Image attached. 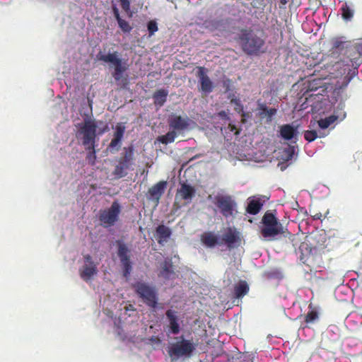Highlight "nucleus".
<instances>
[{
    "label": "nucleus",
    "instance_id": "nucleus-1",
    "mask_svg": "<svg viewBox=\"0 0 362 362\" xmlns=\"http://www.w3.org/2000/svg\"><path fill=\"white\" fill-rule=\"evenodd\" d=\"M243 51L248 55L257 56L266 52L265 37L262 32L243 29L238 36Z\"/></svg>",
    "mask_w": 362,
    "mask_h": 362
},
{
    "label": "nucleus",
    "instance_id": "nucleus-2",
    "mask_svg": "<svg viewBox=\"0 0 362 362\" xmlns=\"http://www.w3.org/2000/svg\"><path fill=\"white\" fill-rule=\"evenodd\" d=\"M168 123L170 131L156 139L158 142L165 145L174 142L177 136L184 134L185 132L189 131L193 122L187 116L172 115L168 118Z\"/></svg>",
    "mask_w": 362,
    "mask_h": 362
},
{
    "label": "nucleus",
    "instance_id": "nucleus-3",
    "mask_svg": "<svg viewBox=\"0 0 362 362\" xmlns=\"http://www.w3.org/2000/svg\"><path fill=\"white\" fill-rule=\"evenodd\" d=\"M78 129L76 132V138L81 142L85 148H93L97 146L98 139L97 138L98 125L94 119H85L83 122L78 124Z\"/></svg>",
    "mask_w": 362,
    "mask_h": 362
},
{
    "label": "nucleus",
    "instance_id": "nucleus-4",
    "mask_svg": "<svg viewBox=\"0 0 362 362\" xmlns=\"http://www.w3.org/2000/svg\"><path fill=\"white\" fill-rule=\"evenodd\" d=\"M262 226L260 230L263 238L269 240H273L276 236L284 233L283 225L279 221L276 216L267 211L262 218Z\"/></svg>",
    "mask_w": 362,
    "mask_h": 362
},
{
    "label": "nucleus",
    "instance_id": "nucleus-5",
    "mask_svg": "<svg viewBox=\"0 0 362 362\" xmlns=\"http://www.w3.org/2000/svg\"><path fill=\"white\" fill-rule=\"evenodd\" d=\"M176 339L178 340L169 347V356L172 358H190L196 349V344L192 340L185 339L183 336Z\"/></svg>",
    "mask_w": 362,
    "mask_h": 362
},
{
    "label": "nucleus",
    "instance_id": "nucleus-6",
    "mask_svg": "<svg viewBox=\"0 0 362 362\" xmlns=\"http://www.w3.org/2000/svg\"><path fill=\"white\" fill-rule=\"evenodd\" d=\"M135 293L148 307L156 308L158 305V293L155 287L143 281H136L132 284Z\"/></svg>",
    "mask_w": 362,
    "mask_h": 362
},
{
    "label": "nucleus",
    "instance_id": "nucleus-7",
    "mask_svg": "<svg viewBox=\"0 0 362 362\" xmlns=\"http://www.w3.org/2000/svg\"><path fill=\"white\" fill-rule=\"evenodd\" d=\"M98 59L105 63H111L114 66L112 76L116 81H123L122 74L128 69L126 61L119 58L117 52L104 54L100 52L97 55Z\"/></svg>",
    "mask_w": 362,
    "mask_h": 362
},
{
    "label": "nucleus",
    "instance_id": "nucleus-8",
    "mask_svg": "<svg viewBox=\"0 0 362 362\" xmlns=\"http://www.w3.org/2000/svg\"><path fill=\"white\" fill-rule=\"evenodd\" d=\"M135 160L134 148L133 146L124 148V153L118 160V163L113 171L114 175L122 178L127 175V170H129L134 165Z\"/></svg>",
    "mask_w": 362,
    "mask_h": 362
},
{
    "label": "nucleus",
    "instance_id": "nucleus-9",
    "mask_svg": "<svg viewBox=\"0 0 362 362\" xmlns=\"http://www.w3.org/2000/svg\"><path fill=\"white\" fill-rule=\"evenodd\" d=\"M121 212V206L117 201L112 203L110 207L100 210L98 215V220L104 228L114 226L119 220Z\"/></svg>",
    "mask_w": 362,
    "mask_h": 362
},
{
    "label": "nucleus",
    "instance_id": "nucleus-10",
    "mask_svg": "<svg viewBox=\"0 0 362 362\" xmlns=\"http://www.w3.org/2000/svg\"><path fill=\"white\" fill-rule=\"evenodd\" d=\"M215 204L225 218L234 217L237 213V203L230 195L217 196Z\"/></svg>",
    "mask_w": 362,
    "mask_h": 362
},
{
    "label": "nucleus",
    "instance_id": "nucleus-11",
    "mask_svg": "<svg viewBox=\"0 0 362 362\" xmlns=\"http://www.w3.org/2000/svg\"><path fill=\"white\" fill-rule=\"evenodd\" d=\"M84 264L79 269L81 278L88 282L90 279L97 274L98 269L90 255L83 256Z\"/></svg>",
    "mask_w": 362,
    "mask_h": 362
},
{
    "label": "nucleus",
    "instance_id": "nucleus-12",
    "mask_svg": "<svg viewBox=\"0 0 362 362\" xmlns=\"http://www.w3.org/2000/svg\"><path fill=\"white\" fill-rule=\"evenodd\" d=\"M125 129L126 128L123 123L119 122L116 124L113 134V138L107 146V148L110 152L113 153L119 150Z\"/></svg>",
    "mask_w": 362,
    "mask_h": 362
},
{
    "label": "nucleus",
    "instance_id": "nucleus-13",
    "mask_svg": "<svg viewBox=\"0 0 362 362\" xmlns=\"http://www.w3.org/2000/svg\"><path fill=\"white\" fill-rule=\"evenodd\" d=\"M240 241L238 232L235 228H227L223 233L221 242L227 245L229 249L235 247Z\"/></svg>",
    "mask_w": 362,
    "mask_h": 362
},
{
    "label": "nucleus",
    "instance_id": "nucleus-14",
    "mask_svg": "<svg viewBox=\"0 0 362 362\" xmlns=\"http://www.w3.org/2000/svg\"><path fill=\"white\" fill-rule=\"evenodd\" d=\"M165 315L168 321L169 332L172 334H177L180 332V319L177 312L172 309H168L165 312Z\"/></svg>",
    "mask_w": 362,
    "mask_h": 362
},
{
    "label": "nucleus",
    "instance_id": "nucleus-15",
    "mask_svg": "<svg viewBox=\"0 0 362 362\" xmlns=\"http://www.w3.org/2000/svg\"><path fill=\"white\" fill-rule=\"evenodd\" d=\"M198 72L197 76L199 78V81L201 84V89L206 93L212 92L214 86L213 83L210 80L209 77L206 74V69L202 66H198Z\"/></svg>",
    "mask_w": 362,
    "mask_h": 362
},
{
    "label": "nucleus",
    "instance_id": "nucleus-16",
    "mask_svg": "<svg viewBox=\"0 0 362 362\" xmlns=\"http://www.w3.org/2000/svg\"><path fill=\"white\" fill-rule=\"evenodd\" d=\"M265 200L263 197L253 196L247 199L246 212L250 215H257L262 209Z\"/></svg>",
    "mask_w": 362,
    "mask_h": 362
},
{
    "label": "nucleus",
    "instance_id": "nucleus-17",
    "mask_svg": "<svg viewBox=\"0 0 362 362\" xmlns=\"http://www.w3.org/2000/svg\"><path fill=\"white\" fill-rule=\"evenodd\" d=\"M166 187L167 182L165 180L160 181L153 185L148 190V199L156 202L158 204L160 197L163 194Z\"/></svg>",
    "mask_w": 362,
    "mask_h": 362
},
{
    "label": "nucleus",
    "instance_id": "nucleus-18",
    "mask_svg": "<svg viewBox=\"0 0 362 362\" xmlns=\"http://www.w3.org/2000/svg\"><path fill=\"white\" fill-rule=\"evenodd\" d=\"M196 194L195 188L185 182L181 183L180 187L177 190L176 198L180 197L181 199L190 202Z\"/></svg>",
    "mask_w": 362,
    "mask_h": 362
},
{
    "label": "nucleus",
    "instance_id": "nucleus-19",
    "mask_svg": "<svg viewBox=\"0 0 362 362\" xmlns=\"http://www.w3.org/2000/svg\"><path fill=\"white\" fill-rule=\"evenodd\" d=\"M200 240L204 245L209 248L222 245L220 237L211 231L203 233L200 236Z\"/></svg>",
    "mask_w": 362,
    "mask_h": 362
},
{
    "label": "nucleus",
    "instance_id": "nucleus-20",
    "mask_svg": "<svg viewBox=\"0 0 362 362\" xmlns=\"http://www.w3.org/2000/svg\"><path fill=\"white\" fill-rule=\"evenodd\" d=\"M280 136L286 141L296 139L298 134V126L293 127L291 124H286L280 127Z\"/></svg>",
    "mask_w": 362,
    "mask_h": 362
},
{
    "label": "nucleus",
    "instance_id": "nucleus-21",
    "mask_svg": "<svg viewBox=\"0 0 362 362\" xmlns=\"http://www.w3.org/2000/svg\"><path fill=\"white\" fill-rule=\"evenodd\" d=\"M160 277L164 279H170L174 277L175 272L174 267L171 259H165L161 265V269L158 274Z\"/></svg>",
    "mask_w": 362,
    "mask_h": 362
},
{
    "label": "nucleus",
    "instance_id": "nucleus-22",
    "mask_svg": "<svg viewBox=\"0 0 362 362\" xmlns=\"http://www.w3.org/2000/svg\"><path fill=\"white\" fill-rule=\"evenodd\" d=\"M157 241L160 245H163L164 242H167L171 235V230L163 224L159 225L156 229Z\"/></svg>",
    "mask_w": 362,
    "mask_h": 362
},
{
    "label": "nucleus",
    "instance_id": "nucleus-23",
    "mask_svg": "<svg viewBox=\"0 0 362 362\" xmlns=\"http://www.w3.org/2000/svg\"><path fill=\"white\" fill-rule=\"evenodd\" d=\"M259 116L262 118L267 116V121L268 122H272V117L276 115L277 110L276 108H268L264 103H258Z\"/></svg>",
    "mask_w": 362,
    "mask_h": 362
},
{
    "label": "nucleus",
    "instance_id": "nucleus-24",
    "mask_svg": "<svg viewBox=\"0 0 362 362\" xmlns=\"http://www.w3.org/2000/svg\"><path fill=\"white\" fill-rule=\"evenodd\" d=\"M118 247L117 255L119 257L121 262L127 261L130 259L129 252L130 250L127 245L120 240L117 241Z\"/></svg>",
    "mask_w": 362,
    "mask_h": 362
},
{
    "label": "nucleus",
    "instance_id": "nucleus-25",
    "mask_svg": "<svg viewBox=\"0 0 362 362\" xmlns=\"http://www.w3.org/2000/svg\"><path fill=\"white\" fill-rule=\"evenodd\" d=\"M168 94V91L165 89H159L156 90L153 95L154 104L159 107H162L167 100Z\"/></svg>",
    "mask_w": 362,
    "mask_h": 362
},
{
    "label": "nucleus",
    "instance_id": "nucleus-26",
    "mask_svg": "<svg viewBox=\"0 0 362 362\" xmlns=\"http://www.w3.org/2000/svg\"><path fill=\"white\" fill-rule=\"evenodd\" d=\"M249 291V286L245 281H240L234 288V295L237 298H240Z\"/></svg>",
    "mask_w": 362,
    "mask_h": 362
},
{
    "label": "nucleus",
    "instance_id": "nucleus-27",
    "mask_svg": "<svg viewBox=\"0 0 362 362\" xmlns=\"http://www.w3.org/2000/svg\"><path fill=\"white\" fill-rule=\"evenodd\" d=\"M337 119L338 117L332 115L318 120L317 124L321 129H325L328 128L331 124H334Z\"/></svg>",
    "mask_w": 362,
    "mask_h": 362
},
{
    "label": "nucleus",
    "instance_id": "nucleus-28",
    "mask_svg": "<svg viewBox=\"0 0 362 362\" xmlns=\"http://www.w3.org/2000/svg\"><path fill=\"white\" fill-rule=\"evenodd\" d=\"M341 16L344 21H350L354 16V11L349 6L348 4L345 2L341 8Z\"/></svg>",
    "mask_w": 362,
    "mask_h": 362
},
{
    "label": "nucleus",
    "instance_id": "nucleus-29",
    "mask_svg": "<svg viewBox=\"0 0 362 362\" xmlns=\"http://www.w3.org/2000/svg\"><path fill=\"white\" fill-rule=\"evenodd\" d=\"M88 152L86 154V160L91 165L95 164L96 160V150L95 148H85Z\"/></svg>",
    "mask_w": 362,
    "mask_h": 362
},
{
    "label": "nucleus",
    "instance_id": "nucleus-30",
    "mask_svg": "<svg viewBox=\"0 0 362 362\" xmlns=\"http://www.w3.org/2000/svg\"><path fill=\"white\" fill-rule=\"evenodd\" d=\"M318 313L316 310H313L306 314L305 317V322L308 324L313 323L318 319Z\"/></svg>",
    "mask_w": 362,
    "mask_h": 362
},
{
    "label": "nucleus",
    "instance_id": "nucleus-31",
    "mask_svg": "<svg viewBox=\"0 0 362 362\" xmlns=\"http://www.w3.org/2000/svg\"><path fill=\"white\" fill-rule=\"evenodd\" d=\"M295 153V148L292 146H288L283 151V159L285 160H291Z\"/></svg>",
    "mask_w": 362,
    "mask_h": 362
},
{
    "label": "nucleus",
    "instance_id": "nucleus-32",
    "mask_svg": "<svg viewBox=\"0 0 362 362\" xmlns=\"http://www.w3.org/2000/svg\"><path fill=\"white\" fill-rule=\"evenodd\" d=\"M147 29L148 31L149 36H152L155 34L156 32L158 30V27L156 21L155 20H151L147 23Z\"/></svg>",
    "mask_w": 362,
    "mask_h": 362
},
{
    "label": "nucleus",
    "instance_id": "nucleus-33",
    "mask_svg": "<svg viewBox=\"0 0 362 362\" xmlns=\"http://www.w3.org/2000/svg\"><path fill=\"white\" fill-rule=\"evenodd\" d=\"M117 23H118L119 27L121 28V30L124 33H129L132 29V28L129 25V23L127 21H125L122 18H120L119 20H118Z\"/></svg>",
    "mask_w": 362,
    "mask_h": 362
},
{
    "label": "nucleus",
    "instance_id": "nucleus-34",
    "mask_svg": "<svg viewBox=\"0 0 362 362\" xmlns=\"http://www.w3.org/2000/svg\"><path fill=\"white\" fill-rule=\"evenodd\" d=\"M123 266V275L125 277H128L132 269V263L129 260L121 262Z\"/></svg>",
    "mask_w": 362,
    "mask_h": 362
},
{
    "label": "nucleus",
    "instance_id": "nucleus-35",
    "mask_svg": "<svg viewBox=\"0 0 362 362\" xmlns=\"http://www.w3.org/2000/svg\"><path fill=\"white\" fill-rule=\"evenodd\" d=\"M317 136V133L315 130H307L304 132V138L308 142L313 141Z\"/></svg>",
    "mask_w": 362,
    "mask_h": 362
},
{
    "label": "nucleus",
    "instance_id": "nucleus-36",
    "mask_svg": "<svg viewBox=\"0 0 362 362\" xmlns=\"http://www.w3.org/2000/svg\"><path fill=\"white\" fill-rule=\"evenodd\" d=\"M122 8L127 13L130 11V0H119Z\"/></svg>",
    "mask_w": 362,
    "mask_h": 362
},
{
    "label": "nucleus",
    "instance_id": "nucleus-37",
    "mask_svg": "<svg viewBox=\"0 0 362 362\" xmlns=\"http://www.w3.org/2000/svg\"><path fill=\"white\" fill-rule=\"evenodd\" d=\"M112 12H113L114 16H115V19L117 20V21L118 20H119L120 18H122L119 15V9L116 6L112 7Z\"/></svg>",
    "mask_w": 362,
    "mask_h": 362
},
{
    "label": "nucleus",
    "instance_id": "nucleus-38",
    "mask_svg": "<svg viewBox=\"0 0 362 362\" xmlns=\"http://www.w3.org/2000/svg\"><path fill=\"white\" fill-rule=\"evenodd\" d=\"M312 217L314 220H320L322 217V214L320 212L315 213V214L312 215Z\"/></svg>",
    "mask_w": 362,
    "mask_h": 362
},
{
    "label": "nucleus",
    "instance_id": "nucleus-39",
    "mask_svg": "<svg viewBox=\"0 0 362 362\" xmlns=\"http://www.w3.org/2000/svg\"><path fill=\"white\" fill-rule=\"evenodd\" d=\"M218 115L221 116V117H226V114L224 111H221Z\"/></svg>",
    "mask_w": 362,
    "mask_h": 362
},
{
    "label": "nucleus",
    "instance_id": "nucleus-40",
    "mask_svg": "<svg viewBox=\"0 0 362 362\" xmlns=\"http://www.w3.org/2000/svg\"><path fill=\"white\" fill-rule=\"evenodd\" d=\"M229 128L230 129L231 131L236 129L235 126L231 124H229Z\"/></svg>",
    "mask_w": 362,
    "mask_h": 362
},
{
    "label": "nucleus",
    "instance_id": "nucleus-41",
    "mask_svg": "<svg viewBox=\"0 0 362 362\" xmlns=\"http://www.w3.org/2000/svg\"><path fill=\"white\" fill-rule=\"evenodd\" d=\"M280 2L282 5H286L288 2V0H280Z\"/></svg>",
    "mask_w": 362,
    "mask_h": 362
},
{
    "label": "nucleus",
    "instance_id": "nucleus-42",
    "mask_svg": "<svg viewBox=\"0 0 362 362\" xmlns=\"http://www.w3.org/2000/svg\"><path fill=\"white\" fill-rule=\"evenodd\" d=\"M358 52H362V44L358 46Z\"/></svg>",
    "mask_w": 362,
    "mask_h": 362
},
{
    "label": "nucleus",
    "instance_id": "nucleus-43",
    "mask_svg": "<svg viewBox=\"0 0 362 362\" xmlns=\"http://www.w3.org/2000/svg\"><path fill=\"white\" fill-rule=\"evenodd\" d=\"M124 81H125L124 84H127V78H124Z\"/></svg>",
    "mask_w": 362,
    "mask_h": 362
}]
</instances>
